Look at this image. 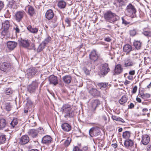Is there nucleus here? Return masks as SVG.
Listing matches in <instances>:
<instances>
[{"mask_svg":"<svg viewBox=\"0 0 151 151\" xmlns=\"http://www.w3.org/2000/svg\"><path fill=\"white\" fill-rule=\"evenodd\" d=\"M61 111L64 114V117L66 118H71L74 116V110L73 105L68 104L63 105L61 108Z\"/></svg>","mask_w":151,"mask_h":151,"instance_id":"nucleus-1","label":"nucleus"},{"mask_svg":"<svg viewBox=\"0 0 151 151\" xmlns=\"http://www.w3.org/2000/svg\"><path fill=\"white\" fill-rule=\"evenodd\" d=\"M106 20L111 23H114L119 19V17L111 11H108L104 15Z\"/></svg>","mask_w":151,"mask_h":151,"instance_id":"nucleus-2","label":"nucleus"},{"mask_svg":"<svg viewBox=\"0 0 151 151\" xmlns=\"http://www.w3.org/2000/svg\"><path fill=\"white\" fill-rule=\"evenodd\" d=\"M40 83L37 81H33L27 87L28 91L30 93H34L38 88Z\"/></svg>","mask_w":151,"mask_h":151,"instance_id":"nucleus-3","label":"nucleus"},{"mask_svg":"<svg viewBox=\"0 0 151 151\" xmlns=\"http://www.w3.org/2000/svg\"><path fill=\"white\" fill-rule=\"evenodd\" d=\"M126 12L128 15L131 16L136 13V10L134 6L129 4L126 7Z\"/></svg>","mask_w":151,"mask_h":151,"instance_id":"nucleus-4","label":"nucleus"},{"mask_svg":"<svg viewBox=\"0 0 151 151\" xmlns=\"http://www.w3.org/2000/svg\"><path fill=\"white\" fill-rule=\"evenodd\" d=\"M37 72L36 68L31 67L28 68L27 70V75L29 78H31L34 76Z\"/></svg>","mask_w":151,"mask_h":151,"instance_id":"nucleus-5","label":"nucleus"},{"mask_svg":"<svg viewBox=\"0 0 151 151\" xmlns=\"http://www.w3.org/2000/svg\"><path fill=\"white\" fill-rule=\"evenodd\" d=\"M124 0H115L114 2V7L116 8L117 11H119L120 9V7L123 5H124Z\"/></svg>","mask_w":151,"mask_h":151,"instance_id":"nucleus-6","label":"nucleus"},{"mask_svg":"<svg viewBox=\"0 0 151 151\" xmlns=\"http://www.w3.org/2000/svg\"><path fill=\"white\" fill-rule=\"evenodd\" d=\"M90 135L93 137V136H97L100 134V131L98 128H93L91 129L89 131Z\"/></svg>","mask_w":151,"mask_h":151,"instance_id":"nucleus-7","label":"nucleus"},{"mask_svg":"<svg viewBox=\"0 0 151 151\" xmlns=\"http://www.w3.org/2000/svg\"><path fill=\"white\" fill-rule=\"evenodd\" d=\"M110 71V69L107 63H105L103 65L102 68L101 70V73L102 75H106Z\"/></svg>","mask_w":151,"mask_h":151,"instance_id":"nucleus-8","label":"nucleus"},{"mask_svg":"<svg viewBox=\"0 0 151 151\" xmlns=\"http://www.w3.org/2000/svg\"><path fill=\"white\" fill-rule=\"evenodd\" d=\"M25 13L24 11H18L15 14V19L18 22H20L23 18Z\"/></svg>","mask_w":151,"mask_h":151,"instance_id":"nucleus-9","label":"nucleus"},{"mask_svg":"<svg viewBox=\"0 0 151 151\" xmlns=\"http://www.w3.org/2000/svg\"><path fill=\"white\" fill-rule=\"evenodd\" d=\"M11 66V64L8 62H3L0 64V70L5 72Z\"/></svg>","mask_w":151,"mask_h":151,"instance_id":"nucleus-10","label":"nucleus"},{"mask_svg":"<svg viewBox=\"0 0 151 151\" xmlns=\"http://www.w3.org/2000/svg\"><path fill=\"white\" fill-rule=\"evenodd\" d=\"M19 45L23 47L27 48L29 46V42L27 40H18Z\"/></svg>","mask_w":151,"mask_h":151,"instance_id":"nucleus-11","label":"nucleus"},{"mask_svg":"<svg viewBox=\"0 0 151 151\" xmlns=\"http://www.w3.org/2000/svg\"><path fill=\"white\" fill-rule=\"evenodd\" d=\"M89 56L90 59L94 62L97 60L99 58V56L95 50L92 51L89 54Z\"/></svg>","mask_w":151,"mask_h":151,"instance_id":"nucleus-12","label":"nucleus"},{"mask_svg":"<svg viewBox=\"0 0 151 151\" xmlns=\"http://www.w3.org/2000/svg\"><path fill=\"white\" fill-rule=\"evenodd\" d=\"M29 137L27 135L23 136L20 139L19 142L20 144L24 145L27 143L29 141Z\"/></svg>","mask_w":151,"mask_h":151,"instance_id":"nucleus-13","label":"nucleus"},{"mask_svg":"<svg viewBox=\"0 0 151 151\" xmlns=\"http://www.w3.org/2000/svg\"><path fill=\"white\" fill-rule=\"evenodd\" d=\"M52 140V138L51 137L48 135L44 136L42 139V142L45 144L48 145L51 142Z\"/></svg>","mask_w":151,"mask_h":151,"instance_id":"nucleus-14","label":"nucleus"},{"mask_svg":"<svg viewBox=\"0 0 151 151\" xmlns=\"http://www.w3.org/2000/svg\"><path fill=\"white\" fill-rule=\"evenodd\" d=\"M89 93L94 96H99L100 95V92L94 88H91L89 91Z\"/></svg>","mask_w":151,"mask_h":151,"instance_id":"nucleus-15","label":"nucleus"},{"mask_svg":"<svg viewBox=\"0 0 151 151\" xmlns=\"http://www.w3.org/2000/svg\"><path fill=\"white\" fill-rule=\"evenodd\" d=\"M61 127L63 131L66 132L69 131L71 129L70 125L67 123H65L62 124L61 125Z\"/></svg>","mask_w":151,"mask_h":151,"instance_id":"nucleus-16","label":"nucleus"},{"mask_svg":"<svg viewBox=\"0 0 151 151\" xmlns=\"http://www.w3.org/2000/svg\"><path fill=\"white\" fill-rule=\"evenodd\" d=\"M150 140V137L147 135H143L141 142L142 144L144 145H147Z\"/></svg>","mask_w":151,"mask_h":151,"instance_id":"nucleus-17","label":"nucleus"},{"mask_svg":"<svg viewBox=\"0 0 151 151\" xmlns=\"http://www.w3.org/2000/svg\"><path fill=\"white\" fill-rule=\"evenodd\" d=\"M49 80L50 83L51 84H53L54 85H56L58 83L57 77L53 75H51L50 76Z\"/></svg>","mask_w":151,"mask_h":151,"instance_id":"nucleus-18","label":"nucleus"},{"mask_svg":"<svg viewBox=\"0 0 151 151\" xmlns=\"http://www.w3.org/2000/svg\"><path fill=\"white\" fill-rule=\"evenodd\" d=\"M124 65L125 67L132 66L133 65L134 63L132 60L129 58H126L124 61Z\"/></svg>","mask_w":151,"mask_h":151,"instance_id":"nucleus-19","label":"nucleus"},{"mask_svg":"<svg viewBox=\"0 0 151 151\" xmlns=\"http://www.w3.org/2000/svg\"><path fill=\"white\" fill-rule=\"evenodd\" d=\"M45 16L46 18L48 20L52 19L54 16L53 11L51 9L48 10L46 13Z\"/></svg>","mask_w":151,"mask_h":151,"instance_id":"nucleus-20","label":"nucleus"},{"mask_svg":"<svg viewBox=\"0 0 151 151\" xmlns=\"http://www.w3.org/2000/svg\"><path fill=\"white\" fill-rule=\"evenodd\" d=\"M17 45V43L15 42L9 41L7 42V47L10 50H12Z\"/></svg>","mask_w":151,"mask_h":151,"instance_id":"nucleus-21","label":"nucleus"},{"mask_svg":"<svg viewBox=\"0 0 151 151\" xmlns=\"http://www.w3.org/2000/svg\"><path fill=\"white\" fill-rule=\"evenodd\" d=\"M100 104L99 101L97 99L94 100L91 104L92 110L93 111L95 110L97 107Z\"/></svg>","mask_w":151,"mask_h":151,"instance_id":"nucleus-22","label":"nucleus"},{"mask_svg":"<svg viewBox=\"0 0 151 151\" xmlns=\"http://www.w3.org/2000/svg\"><path fill=\"white\" fill-rule=\"evenodd\" d=\"M123 69L120 64L117 65L115 67L114 72L117 74H119L121 73L123 71Z\"/></svg>","mask_w":151,"mask_h":151,"instance_id":"nucleus-23","label":"nucleus"},{"mask_svg":"<svg viewBox=\"0 0 151 151\" xmlns=\"http://www.w3.org/2000/svg\"><path fill=\"white\" fill-rule=\"evenodd\" d=\"M28 134L33 137H35L37 135L38 132L37 130L35 129H31L28 132Z\"/></svg>","mask_w":151,"mask_h":151,"instance_id":"nucleus-24","label":"nucleus"},{"mask_svg":"<svg viewBox=\"0 0 151 151\" xmlns=\"http://www.w3.org/2000/svg\"><path fill=\"white\" fill-rule=\"evenodd\" d=\"M27 29L31 33L33 34H36L37 32L38 29L37 28L32 27L31 25L28 26Z\"/></svg>","mask_w":151,"mask_h":151,"instance_id":"nucleus-25","label":"nucleus"},{"mask_svg":"<svg viewBox=\"0 0 151 151\" xmlns=\"http://www.w3.org/2000/svg\"><path fill=\"white\" fill-rule=\"evenodd\" d=\"M7 127L5 119H0V130L3 129Z\"/></svg>","mask_w":151,"mask_h":151,"instance_id":"nucleus-26","label":"nucleus"},{"mask_svg":"<svg viewBox=\"0 0 151 151\" xmlns=\"http://www.w3.org/2000/svg\"><path fill=\"white\" fill-rule=\"evenodd\" d=\"M71 79V77L70 75H66L63 78V81L65 83L67 84L70 83Z\"/></svg>","mask_w":151,"mask_h":151,"instance_id":"nucleus-27","label":"nucleus"},{"mask_svg":"<svg viewBox=\"0 0 151 151\" xmlns=\"http://www.w3.org/2000/svg\"><path fill=\"white\" fill-rule=\"evenodd\" d=\"M132 49V46L128 44L125 45L123 47L124 51L127 53H129L131 51Z\"/></svg>","mask_w":151,"mask_h":151,"instance_id":"nucleus-28","label":"nucleus"},{"mask_svg":"<svg viewBox=\"0 0 151 151\" xmlns=\"http://www.w3.org/2000/svg\"><path fill=\"white\" fill-rule=\"evenodd\" d=\"M9 27V21L6 20L4 21L2 23V29L8 30Z\"/></svg>","mask_w":151,"mask_h":151,"instance_id":"nucleus-29","label":"nucleus"},{"mask_svg":"<svg viewBox=\"0 0 151 151\" xmlns=\"http://www.w3.org/2000/svg\"><path fill=\"white\" fill-rule=\"evenodd\" d=\"M133 145V141L130 139L124 141V145L126 147H132Z\"/></svg>","mask_w":151,"mask_h":151,"instance_id":"nucleus-30","label":"nucleus"},{"mask_svg":"<svg viewBox=\"0 0 151 151\" xmlns=\"http://www.w3.org/2000/svg\"><path fill=\"white\" fill-rule=\"evenodd\" d=\"M58 7L60 9H64L65 8L66 6V3L64 1L61 0L58 2Z\"/></svg>","mask_w":151,"mask_h":151,"instance_id":"nucleus-31","label":"nucleus"},{"mask_svg":"<svg viewBox=\"0 0 151 151\" xmlns=\"http://www.w3.org/2000/svg\"><path fill=\"white\" fill-rule=\"evenodd\" d=\"M97 85L99 88L101 89H103L106 88L108 86V83H98Z\"/></svg>","mask_w":151,"mask_h":151,"instance_id":"nucleus-32","label":"nucleus"},{"mask_svg":"<svg viewBox=\"0 0 151 151\" xmlns=\"http://www.w3.org/2000/svg\"><path fill=\"white\" fill-rule=\"evenodd\" d=\"M134 45L136 49L139 50L141 48L142 43L140 41H136L134 42Z\"/></svg>","mask_w":151,"mask_h":151,"instance_id":"nucleus-33","label":"nucleus"},{"mask_svg":"<svg viewBox=\"0 0 151 151\" xmlns=\"http://www.w3.org/2000/svg\"><path fill=\"white\" fill-rule=\"evenodd\" d=\"M28 13L30 16H32L35 12L34 8L32 6H28Z\"/></svg>","mask_w":151,"mask_h":151,"instance_id":"nucleus-34","label":"nucleus"},{"mask_svg":"<svg viewBox=\"0 0 151 151\" xmlns=\"http://www.w3.org/2000/svg\"><path fill=\"white\" fill-rule=\"evenodd\" d=\"M122 136L124 138L128 139L130 136V133L128 131H125L123 133Z\"/></svg>","mask_w":151,"mask_h":151,"instance_id":"nucleus-35","label":"nucleus"},{"mask_svg":"<svg viewBox=\"0 0 151 151\" xmlns=\"http://www.w3.org/2000/svg\"><path fill=\"white\" fill-rule=\"evenodd\" d=\"M140 97L143 99L146 100L148 98H149L150 97V95L149 94L146 93H140Z\"/></svg>","mask_w":151,"mask_h":151,"instance_id":"nucleus-36","label":"nucleus"},{"mask_svg":"<svg viewBox=\"0 0 151 151\" xmlns=\"http://www.w3.org/2000/svg\"><path fill=\"white\" fill-rule=\"evenodd\" d=\"M127 98L125 96H123L119 101V102L121 104H123L126 102L127 101Z\"/></svg>","mask_w":151,"mask_h":151,"instance_id":"nucleus-37","label":"nucleus"},{"mask_svg":"<svg viewBox=\"0 0 151 151\" xmlns=\"http://www.w3.org/2000/svg\"><path fill=\"white\" fill-rule=\"evenodd\" d=\"M111 118L113 119L116 121H120L123 123L124 122H125L123 119L119 117H117L116 116L114 115L112 116Z\"/></svg>","mask_w":151,"mask_h":151,"instance_id":"nucleus-38","label":"nucleus"},{"mask_svg":"<svg viewBox=\"0 0 151 151\" xmlns=\"http://www.w3.org/2000/svg\"><path fill=\"white\" fill-rule=\"evenodd\" d=\"M71 140L70 138L68 137L64 142V145L65 147H68L70 145Z\"/></svg>","mask_w":151,"mask_h":151,"instance_id":"nucleus-39","label":"nucleus"},{"mask_svg":"<svg viewBox=\"0 0 151 151\" xmlns=\"http://www.w3.org/2000/svg\"><path fill=\"white\" fill-rule=\"evenodd\" d=\"M51 40V37L50 36H48L42 42V43H43L44 45L46 46L47 44L50 42Z\"/></svg>","mask_w":151,"mask_h":151,"instance_id":"nucleus-40","label":"nucleus"},{"mask_svg":"<svg viewBox=\"0 0 151 151\" xmlns=\"http://www.w3.org/2000/svg\"><path fill=\"white\" fill-rule=\"evenodd\" d=\"M6 138V136L4 135H1L0 136V144H3L5 142Z\"/></svg>","mask_w":151,"mask_h":151,"instance_id":"nucleus-41","label":"nucleus"},{"mask_svg":"<svg viewBox=\"0 0 151 151\" xmlns=\"http://www.w3.org/2000/svg\"><path fill=\"white\" fill-rule=\"evenodd\" d=\"M18 123V121L17 119L14 118L12 120V121L11 122L10 124V125L12 126V127L14 128L15 126L17 125Z\"/></svg>","mask_w":151,"mask_h":151,"instance_id":"nucleus-42","label":"nucleus"},{"mask_svg":"<svg viewBox=\"0 0 151 151\" xmlns=\"http://www.w3.org/2000/svg\"><path fill=\"white\" fill-rule=\"evenodd\" d=\"M45 45L42 42L39 46L37 49L38 52L41 51L45 47Z\"/></svg>","mask_w":151,"mask_h":151,"instance_id":"nucleus-43","label":"nucleus"},{"mask_svg":"<svg viewBox=\"0 0 151 151\" xmlns=\"http://www.w3.org/2000/svg\"><path fill=\"white\" fill-rule=\"evenodd\" d=\"M13 92L11 89L10 88H7L5 91V93L6 95H9L12 94Z\"/></svg>","mask_w":151,"mask_h":151,"instance_id":"nucleus-44","label":"nucleus"},{"mask_svg":"<svg viewBox=\"0 0 151 151\" xmlns=\"http://www.w3.org/2000/svg\"><path fill=\"white\" fill-rule=\"evenodd\" d=\"M5 107L6 110L7 111H9L11 110V106L9 103H6L5 104Z\"/></svg>","mask_w":151,"mask_h":151,"instance_id":"nucleus-45","label":"nucleus"},{"mask_svg":"<svg viewBox=\"0 0 151 151\" xmlns=\"http://www.w3.org/2000/svg\"><path fill=\"white\" fill-rule=\"evenodd\" d=\"M144 35L147 36V37H151V31H145L143 32Z\"/></svg>","mask_w":151,"mask_h":151,"instance_id":"nucleus-46","label":"nucleus"},{"mask_svg":"<svg viewBox=\"0 0 151 151\" xmlns=\"http://www.w3.org/2000/svg\"><path fill=\"white\" fill-rule=\"evenodd\" d=\"M122 23L124 24L125 25L129 24V22L127 21L124 17H122Z\"/></svg>","mask_w":151,"mask_h":151,"instance_id":"nucleus-47","label":"nucleus"},{"mask_svg":"<svg viewBox=\"0 0 151 151\" xmlns=\"http://www.w3.org/2000/svg\"><path fill=\"white\" fill-rule=\"evenodd\" d=\"M136 34V31L135 29H133L130 31V34L131 36H134Z\"/></svg>","mask_w":151,"mask_h":151,"instance_id":"nucleus-48","label":"nucleus"},{"mask_svg":"<svg viewBox=\"0 0 151 151\" xmlns=\"http://www.w3.org/2000/svg\"><path fill=\"white\" fill-rule=\"evenodd\" d=\"M76 82L77 83L76 85L77 86L81 87L82 86L83 83L82 81H81L80 80L79 81H77Z\"/></svg>","mask_w":151,"mask_h":151,"instance_id":"nucleus-49","label":"nucleus"},{"mask_svg":"<svg viewBox=\"0 0 151 151\" xmlns=\"http://www.w3.org/2000/svg\"><path fill=\"white\" fill-rule=\"evenodd\" d=\"M65 22L68 24L67 26H70V20L68 18H66L65 19Z\"/></svg>","mask_w":151,"mask_h":151,"instance_id":"nucleus-50","label":"nucleus"},{"mask_svg":"<svg viewBox=\"0 0 151 151\" xmlns=\"http://www.w3.org/2000/svg\"><path fill=\"white\" fill-rule=\"evenodd\" d=\"M137 86H135L133 88L132 93H135L137 90Z\"/></svg>","mask_w":151,"mask_h":151,"instance_id":"nucleus-51","label":"nucleus"},{"mask_svg":"<svg viewBox=\"0 0 151 151\" xmlns=\"http://www.w3.org/2000/svg\"><path fill=\"white\" fill-rule=\"evenodd\" d=\"M14 29L16 33H19L20 30L17 26H16V27L14 28Z\"/></svg>","mask_w":151,"mask_h":151,"instance_id":"nucleus-52","label":"nucleus"},{"mask_svg":"<svg viewBox=\"0 0 151 151\" xmlns=\"http://www.w3.org/2000/svg\"><path fill=\"white\" fill-rule=\"evenodd\" d=\"M73 151H81V150L78 147H75L73 148Z\"/></svg>","mask_w":151,"mask_h":151,"instance_id":"nucleus-53","label":"nucleus"},{"mask_svg":"<svg viewBox=\"0 0 151 151\" xmlns=\"http://www.w3.org/2000/svg\"><path fill=\"white\" fill-rule=\"evenodd\" d=\"M4 6V3L2 1H0V10Z\"/></svg>","mask_w":151,"mask_h":151,"instance_id":"nucleus-54","label":"nucleus"},{"mask_svg":"<svg viewBox=\"0 0 151 151\" xmlns=\"http://www.w3.org/2000/svg\"><path fill=\"white\" fill-rule=\"evenodd\" d=\"M3 29V30L2 31L1 34L2 35H6L8 30H6V29Z\"/></svg>","mask_w":151,"mask_h":151,"instance_id":"nucleus-55","label":"nucleus"},{"mask_svg":"<svg viewBox=\"0 0 151 151\" xmlns=\"http://www.w3.org/2000/svg\"><path fill=\"white\" fill-rule=\"evenodd\" d=\"M135 71L134 70L130 71L129 72V74L130 75H133L135 74Z\"/></svg>","mask_w":151,"mask_h":151,"instance_id":"nucleus-56","label":"nucleus"},{"mask_svg":"<svg viewBox=\"0 0 151 151\" xmlns=\"http://www.w3.org/2000/svg\"><path fill=\"white\" fill-rule=\"evenodd\" d=\"M104 40L108 42H109L111 41V39L110 37H107L105 38Z\"/></svg>","mask_w":151,"mask_h":151,"instance_id":"nucleus-57","label":"nucleus"},{"mask_svg":"<svg viewBox=\"0 0 151 151\" xmlns=\"http://www.w3.org/2000/svg\"><path fill=\"white\" fill-rule=\"evenodd\" d=\"M84 70L85 73L87 75H88L89 73V70H88L86 68H85L84 69Z\"/></svg>","mask_w":151,"mask_h":151,"instance_id":"nucleus-58","label":"nucleus"},{"mask_svg":"<svg viewBox=\"0 0 151 151\" xmlns=\"http://www.w3.org/2000/svg\"><path fill=\"white\" fill-rule=\"evenodd\" d=\"M147 151H151V145H148L147 146Z\"/></svg>","mask_w":151,"mask_h":151,"instance_id":"nucleus-59","label":"nucleus"},{"mask_svg":"<svg viewBox=\"0 0 151 151\" xmlns=\"http://www.w3.org/2000/svg\"><path fill=\"white\" fill-rule=\"evenodd\" d=\"M144 59L145 61L147 62V60H150V58L149 57H145L144 58Z\"/></svg>","mask_w":151,"mask_h":151,"instance_id":"nucleus-60","label":"nucleus"},{"mask_svg":"<svg viewBox=\"0 0 151 151\" xmlns=\"http://www.w3.org/2000/svg\"><path fill=\"white\" fill-rule=\"evenodd\" d=\"M134 104L132 103H131V104H130V105H129V108L130 109H132L133 107H134Z\"/></svg>","mask_w":151,"mask_h":151,"instance_id":"nucleus-61","label":"nucleus"},{"mask_svg":"<svg viewBox=\"0 0 151 151\" xmlns=\"http://www.w3.org/2000/svg\"><path fill=\"white\" fill-rule=\"evenodd\" d=\"M136 101L139 103H140L141 102V99L138 97H137L136 99Z\"/></svg>","mask_w":151,"mask_h":151,"instance_id":"nucleus-62","label":"nucleus"},{"mask_svg":"<svg viewBox=\"0 0 151 151\" xmlns=\"http://www.w3.org/2000/svg\"><path fill=\"white\" fill-rule=\"evenodd\" d=\"M111 145L112 146V147H113L114 148H116L117 146V144L116 143L114 144H112Z\"/></svg>","mask_w":151,"mask_h":151,"instance_id":"nucleus-63","label":"nucleus"},{"mask_svg":"<svg viewBox=\"0 0 151 151\" xmlns=\"http://www.w3.org/2000/svg\"><path fill=\"white\" fill-rule=\"evenodd\" d=\"M102 118L105 121H106L107 120V117L105 115H103L102 116Z\"/></svg>","mask_w":151,"mask_h":151,"instance_id":"nucleus-64","label":"nucleus"}]
</instances>
